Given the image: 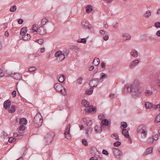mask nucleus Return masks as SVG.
<instances>
[{
	"mask_svg": "<svg viewBox=\"0 0 160 160\" xmlns=\"http://www.w3.org/2000/svg\"><path fill=\"white\" fill-rule=\"evenodd\" d=\"M121 126L124 128H126L128 126L127 124L125 122H122L121 123Z\"/></svg>",
	"mask_w": 160,
	"mask_h": 160,
	"instance_id": "nucleus-47",
	"label": "nucleus"
},
{
	"mask_svg": "<svg viewBox=\"0 0 160 160\" xmlns=\"http://www.w3.org/2000/svg\"><path fill=\"white\" fill-rule=\"evenodd\" d=\"M106 66V63L104 62H102L101 63V66L102 68H105Z\"/></svg>",
	"mask_w": 160,
	"mask_h": 160,
	"instance_id": "nucleus-59",
	"label": "nucleus"
},
{
	"mask_svg": "<svg viewBox=\"0 0 160 160\" xmlns=\"http://www.w3.org/2000/svg\"><path fill=\"white\" fill-rule=\"evenodd\" d=\"M82 142L83 144L85 146H87L88 145V143L87 141L85 139H83L82 140Z\"/></svg>",
	"mask_w": 160,
	"mask_h": 160,
	"instance_id": "nucleus-50",
	"label": "nucleus"
},
{
	"mask_svg": "<svg viewBox=\"0 0 160 160\" xmlns=\"http://www.w3.org/2000/svg\"><path fill=\"white\" fill-rule=\"evenodd\" d=\"M158 134H153L152 138L154 140H156L158 139Z\"/></svg>",
	"mask_w": 160,
	"mask_h": 160,
	"instance_id": "nucleus-45",
	"label": "nucleus"
},
{
	"mask_svg": "<svg viewBox=\"0 0 160 160\" xmlns=\"http://www.w3.org/2000/svg\"><path fill=\"white\" fill-rule=\"evenodd\" d=\"M102 153L103 154L106 155H108V151L105 149H104L102 150Z\"/></svg>",
	"mask_w": 160,
	"mask_h": 160,
	"instance_id": "nucleus-54",
	"label": "nucleus"
},
{
	"mask_svg": "<svg viewBox=\"0 0 160 160\" xmlns=\"http://www.w3.org/2000/svg\"><path fill=\"white\" fill-rule=\"evenodd\" d=\"M62 53V54L66 58L68 56V54L69 53V51L68 50L65 49L63 50Z\"/></svg>",
	"mask_w": 160,
	"mask_h": 160,
	"instance_id": "nucleus-29",
	"label": "nucleus"
},
{
	"mask_svg": "<svg viewBox=\"0 0 160 160\" xmlns=\"http://www.w3.org/2000/svg\"><path fill=\"white\" fill-rule=\"evenodd\" d=\"M23 21L22 19H19L18 20V23L19 24H22V23Z\"/></svg>",
	"mask_w": 160,
	"mask_h": 160,
	"instance_id": "nucleus-57",
	"label": "nucleus"
},
{
	"mask_svg": "<svg viewBox=\"0 0 160 160\" xmlns=\"http://www.w3.org/2000/svg\"><path fill=\"white\" fill-rule=\"evenodd\" d=\"M102 122L103 125L108 126L109 124L108 121L107 119H103L102 120Z\"/></svg>",
	"mask_w": 160,
	"mask_h": 160,
	"instance_id": "nucleus-38",
	"label": "nucleus"
},
{
	"mask_svg": "<svg viewBox=\"0 0 160 160\" xmlns=\"http://www.w3.org/2000/svg\"><path fill=\"white\" fill-rule=\"evenodd\" d=\"M36 69H37V68H36V67H30V68H29L28 70L30 72H33V71H35V70H36Z\"/></svg>",
	"mask_w": 160,
	"mask_h": 160,
	"instance_id": "nucleus-49",
	"label": "nucleus"
},
{
	"mask_svg": "<svg viewBox=\"0 0 160 160\" xmlns=\"http://www.w3.org/2000/svg\"><path fill=\"white\" fill-rule=\"evenodd\" d=\"M82 27L84 29H91L89 26V23L88 21L86 20H83L82 22Z\"/></svg>",
	"mask_w": 160,
	"mask_h": 160,
	"instance_id": "nucleus-11",
	"label": "nucleus"
},
{
	"mask_svg": "<svg viewBox=\"0 0 160 160\" xmlns=\"http://www.w3.org/2000/svg\"><path fill=\"white\" fill-rule=\"evenodd\" d=\"M11 104V101L9 100H7L5 101L3 103L4 108L7 109L8 107H9Z\"/></svg>",
	"mask_w": 160,
	"mask_h": 160,
	"instance_id": "nucleus-16",
	"label": "nucleus"
},
{
	"mask_svg": "<svg viewBox=\"0 0 160 160\" xmlns=\"http://www.w3.org/2000/svg\"><path fill=\"white\" fill-rule=\"evenodd\" d=\"M92 10V6L91 5H88L86 7V12L87 13H89Z\"/></svg>",
	"mask_w": 160,
	"mask_h": 160,
	"instance_id": "nucleus-24",
	"label": "nucleus"
},
{
	"mask_svg": "<svg viewBox=\"0 0 160 160\" xmlns=\"http://www.w3.org/2000/svg\"><path fill=\"white\" fill-rule=\"evenodd\" d=\"M12 95L13 97H15L16 96V91L15 90L13 91L12 92Z\"/></svg>",
	"mask_w": 160,
	"mask_h": 160,
	"instance_id": "nucleus-56",
	"label": "nucleus"
},
{
	"mask_svg": "<svg viewBox=\"0 0 160 160\" xmlns=\"http://www.w3.org/2000/svg\"><path fill=\"white\" fill-rule=\"evenodd\" d=\"M58 78V81L61 83H63L66 79V77L64 75L59 74L57 76Z\"/></svg>",
	"mask_w": 160,
	"mask_h": 160,
	"instance_id": "nucleus-15",
	"label": "nucleus"
},
{
	"mask_svg": "<svg viewBox=\"0 0 160 160\" xmlns=\"http://www.w3.org/2000/svg\"><path fill=\"white\" fill-rule=\"evenodd\" d=\"M16 139L13 137H11L9 138L8 141L10 142H14L16 141Z\"/></svg>",
	"mask_w": 160,
	"mask_h": 160,
	"instance_id": "nucleus-42",
	"label": "nucleus"
},
{
	"mask_svg": "<svg viewBox=\"0 0 160 160\" xmlns=\"http://www.w3.org/2000/svg\"><path fill=\"white\" fill-rule=\"evenodd\" d=\"M11 77L17 80H20L22 78L21 74L19 73H15L12 74H11Z\"/></svg>",
	"mask_w": 160,
	"mask_h": 160,
	"instance_id": "nucleus-14",
	"label": "nucleus"
},
{
	"mask_svg": "<svg viewBox=\"0 0 160 160\" xmlns=\"http://www.w3.org/2000/svg\"><path fill=\"white\" fill-rule=\"evenodd\" d=\"M93 88L91 87L90 88L87 90L85 91V93L88 95H91L93 93Z\"/></svg>",
	"mask_w": 160,
	"mask_h": 160,
	"instance_id": "nucleus-28",
	"label": "nucleus"
},
{
	"mask_svg": "<svg viewBox=\"0 0 160 160\" xmlns=\"http://www.w3.org/2000/svg\"><path fill=\"white\" fill-rule=\"evenodd\" d=\"M85 131V134L87 136L89 137L92 132V128L91 127L88 128L86 129Z\"/></svg>",
	"mask_w": 160,
	"mask_h": 160,
	"instance_id": "nucleus-18",
	"label": "nucleus"
},
{
	"mask_svg": "<svg viewBox=\"0 0 160 160\" xmlns=\"http://www.w3.org/2000/svg\"><path fill=\"white\" fill-rule=\"evenodd\" d=\"M153 105L152 103L148 102H147L145 103V107L146 108L150 109L153 107Z\"/></svg>",
	"mask_w": 160,
	"mask_h": 160,
	"instance_id": "nucleus-27",
	"label": "nucleus"
},
{
	"mask_svg": "<svg viewBox=\"0 0 160 160\" xmlns=\"http://www.w3.org/2000/svg\"><path fill=\"white\" fill-rule=\"evenodd\" d=\"M154 140L152 138H149L147 140V142L148 143L151 144L153 143Z\"/></svg>",
	"mask_w": 160,
	"mask_h": 160,
	"instance_id": "nucleus-43",
	"label": "nucleus"
},
{
	"mask_svg": "<svg viewBox=\"0 0 160 160\" xmlns=\"http://www.w3.org/2000/svg\"><path fill=\"white\" fill-rule=\"evenodd\" d=\"M113 154L117 158H120L122 157V152L120 149L114 148L113 149Z\"/></svg>",
	"mask_w": 160,
	"mask_h": 160,
	"instance_id": "nucleus-8",
	"label": "nucleus"
},
{
	"mask_svg": "<svg viewBox=\"0 0 160 160\" xmlns=\"http://www.w3.org/2000/svg\"><path fill=\"white\" fill-rule=\"evenodd\" d=\"M107 77V75L104 73H102L101 74V78L103 79Z\"/></svg>",
	"mask_w": 160,
	"mask_h": 160,
	"instance_id": "nucleus-53",
	"label": "nucleus"
},
{
	"mask_svg": "<svg viewBox=\"0 0 160 160\" xmlns=\"http://www.w3.org/2000/svg\"><path fill=\"white\" fill-rule=\"evenodd\" d=\"M144 93L145 96L147 97L152 95L153 92L152 91L150 90H147L145 91Z\"/></svg>",
	"mask_w": 160,
	"mask_h": 160,
	"instance_id": "nucleus-26",
	"label": "nucleus"
},
{
	"mask_svg": "<svg viewBox=\"0 0 160 160\" xmlns=\"http://www.w3.org/2000/svg\"><path fill=\"white\" fill-rule=\"evenodd\" d=\"M153 148L150 147L147 149L143 153L144 156H146L152 153V152Z\"/></svg>",
	"mask_w": 160,
	"mask_h": 160,
	"instance_id": "nucleus-17",
	"label": "nucleus"
},
{
	"mask_svg": "<svg viewBox=\"0 0 160 160\" xmlns=\"http://www.w3.org/2000/svg\"><path fill=\"white\" fill-rule=\"evenodd\" d=\"M27 31V29L26 27H23L21 28L20 32L21 36L26 34V32Z\"/></svg>",
	"mask_w": 160,
	"mask_h": 160,
	"instance_id": "nucleus-20",
	"label": "nucleus"
},
{
	"mask_svg": "<svg viewBox=\"0 0 160 160\" xmlns=\"http://www.w3.org/2000/svg\"><path fill=\"white\" fill-rule=\"evenodd\" d=\"M128 92H130L135 98L139 97L141 95L142 90L141 89L140 82L138 80H135L133 83L127 87Z\"/></svg>",
	"mask_w": 160,
	"mask_h": 160,
	"instance_id": "nucleus-1",
	"label": "nucleus"
},
{
	"mask_svg": "<svg viewBox=\"0 0 160 160\" xmlns=\"http://www.w3.org/2000/svg\"><path fill=\"white\" fill-rule=\"evenodd\" d=\"M118 26V23L116 22L115 24H114L113 25V28H117Z\"/></svg>",
	"mask_w": 160,
	"mask_h": 160,
	"instance_id": "nucleus-61",
	"label": "nucleus"
},
{
	"mask_svg": "<svg viewBox=\"0 0 160 160\" xmlns=\"http://www.w3.org/2000/svg\"><path fill=\"white\" fill-rule=\"evenodd\" d=\"M54 87L57 92L64 95L67 94V92L66 89L61 84L58 83H56L54 84Z\"/></svg>",
	"mask_w": 160,
	"mask_h": 160,
	"instance_id": "nucleus-5",
	"label": "nucleus"
},
{
	"mask_svg": "<svg viewBox=\"0 0 160 160\" xmlns=\"http://www.w3.org/2000/svg\"><path fill=\"white\" fill-rule=\"evenodd\" d=\"M156 83L157 86L159 87H160V80H158L156 81Z\"/></svg>",
	"mask_w": 160,
	"mask_h": 160,
	"instance_id": "nucleus-62",
	"label": "nucleus"
},
{
	"mask_svg": "<svg viewBox=\"0 0 160 160\" xmlns=\"http://www.w3.org/2000/svg\"><path fill=\"white\" fill-rule=\"evenodd\" d=\"M21 38H20L22 39L23 40H28L30 38V35L29 34H27L21 36Z\"/></svg>",
	"mask_w": 160,
	"mask_h": 160,
	"instance_id": "nucleus-19",
	"label": "nucleus"
},
{
	"mask_svg": "<svg viewBox=\"0 0 160 160\" xmlns=\"http://www.w3.org/2000/svg\"><path fill=\"white\" fill-rule=\"evenodd\" d=\"M88 37H87L86 38H81L80 40H78L77 41L78 42L82 43L83 44H85L87 42V40Z\"/></svg>",
	"mask_w": 160,
	"mask_h": 160,
	"instance_id": "nucleus-30",
	"label": "nucleus"
},
{
	"mask_svg": "<svg viewBox=\"0 0 160 160\" xmlns=\"http://www.w3.org/2000/svg\"><path fill=\"white\" fill-rule=\"evenodd\" d=\"M98 158L96 157H92L90 158L89 160H98Z\"/></svg>",
	"mask_w": 160,
	"mask_h": 160,
	"instance_id": "nucleus-63",
	"label": "nucleus"
},
{
	"mask_svg": "<svg viewBox=\"0 0 160 160\" xmlns=\"http://www.w3.org/2000/svg\"><path fill=\"white\" fill-rule=\"evenodd\" d=\"M144 16L146 18L149 17L151 15V12L149 11H146L144 14Z\"/></svg>",
	"mask_w": 160,
	"mask_h": 160,
	"instance_id": "nucleus-36",
	"label": "nucleus"
},
{
	"mask_svg": "<svg viewBox=\"0 0 160 160\" xmlns=\"http://www.w3.org/2000/svg\"><path fill=\"white\" fill-rule=\"evenodd\" d=\"M55 136V134L53 132H50L48 133L45 138V140L47 144H49L52 141Z\"/></svg>",
	"mask_w": 160,
	"mask_h": 160,
	"instance_id": "nucleus-6",
	"label": "nucleus"
},
{
	"mask_svg": "<svg viewBox=\"0 0 160 160\" xmlns=\"http://www.w3.org/2000/svg\"><path fill=\"white\" fill-rule=\"evenodd\" d=\"M17 8L16 6H13L11 7L9 10L11 12H14L17 10Z\"/></svg>",
	"mask_w": 160,
	"mask_h": 160,
	"instance_id": "nucleus-41",
	"label": "nucleus"
},
{
	"mask_svg": "<svg viewBox=\"0 0 160 160\" xmlns=\"http://www.w3.org/2000/svg\"><path fill=\"white\" fill-rule=\"evenodd\" d=\"M37 32L39 34L42 35H45L47 33L46 29L43 26L40 27L38 29Z\"/></svg>",
	"mask_w": 160,
	"mask_h": 160,
	"instance_id": "nucleus-12",
	"label": "nucleus"
},
{
	"mask_svg": "<svg viewBox=\"0 0 160 160\" xmlns=\"http://www.w3.org/2000/svg\"><path fill=\"white\" fill-rule=\"evenodd\" d=\"M137 132L139 134L141 135L142 138H146L148 132V127L145 125H140L137 129Z\"/></svg>",
	"mask_w": 160,
	"mask_h": 160,
	"instance_id": "nucleus-2",
	"label": "nucleus"
},
{
	"mask_svg": "<svg viewBox=\"0 0 160 160\" xmlns=\"http://www.w3.org/2000/svg\"><path fill=\"white\" fill-rule=\"evenodd\" d=\"M35 42L38 43L40 44H42L44 42V40L42 39H40L36 40Z\"/></svg>",
	"mask_w": 160,
	"mask_h": 160,
	"instance_id": "nucleus-44",
	"label": "nucleus"
},
{
	"mask_svg": "<svg viewBox=\"0 0 160 160\" xmlns=\"http://www.w3.org/2000/svg\"><path fill=\"white\" fill-rule=\"evenodd\" d=\"M61 56V57H58V58H59V60L60 61H62L65 58V56Z\"/></svg>",
	"mask_w": 160,
	"mask_h": 160,
	"instance_id": "nucleus-60",
	"label": "nucleus"
},
{
	"mask_svg": "<svg viewBox=\"0 0 160 160\" xmlns=\"http://www.w3.org/2000/svg\"><path fill=\"white\" fill-rule=\"evenodd\" d=\"M69 48L73 50L74 51H76L79 49V48L76 46L71 45L69 46Z\"/></svg>",
	"mask_w": 160,
	"mask_h": 160,
	"instance_id": "nucleus-34",
	"label": "nucleus"
},
{
	"mask_svg": "<svg viewBox=\"0 0 160 160\" xmlns=\"http://www.w3.org/2000/svg\"><path fill=\"white\" fill-rule=\"evenodd\" d=\"M71 125L68 124V125L67 128L64 132V134L65 138L68 140H70L71 138V137L70 133V128Z\"/></svg>",
	"mask_w": 160,
	"mask_h": 160,
	"instance_id": "nucleus-9",
	"label": "nucleus"
},
{
	"mask_svg": "<svg viewBox=\"0 0 160 160\" xmlns=\"http://www.w3.org/2000/svg\"><path fill=\"white\" fill-rule=\"evenodd\" d=\"M83 78L82 77L79 78L77 80V83L79 85L82 84V82Z\"/></svg>",
	"mask_w": 160,
	"mask_h": 160,
	"instance_id": "nucleus-39",
	"label": "nucleus"
},
{
	"mask_svg": "<svg viewBox=\"0 0 160 160\" xmlns=\"http://www.w3.org/2000/svg\"><path fill=\"white\" fill-rule=\"evenodd\" d=\"M43 119L40 113H38L34 117V122L36 127L38 128L42 125Z\"/></svg>",
	"mask_w": 160,
	"mask_h": 160,
	"instance_id": "nucleus-4",
	"label": "nucleus"
},
{
	"mask_svg": "<svg viewBox=\"0 0 160 160\" xmlns=\"http://www.w3.org/2000/svg\"><path fill=\"white\" fill-rule=\"evenodd\" d=\"M37 25L36 24H34L32 26V32L33 33H34L35 32L36 33L35 34H36L37 33Z\"/></svg>",
	"mask_w": 160,
	"mask_h": 160,
	"instance_id": "nucleus-35",
	"label": "nucleus"
},
{
	"mask_svg": "<svg viewBox=\"0 0 160 160\" xmlns=\"http://www.w3.org/2000/svg\"><path fill=\"white\" fill-rule=\"evenodd\" d=\"M122 36L123 37H126L127 38L126 39V40L129 39L131 38V36H129L128 34L123 33L122 34Z\"/></svg>",
	"mask_w": 160,
	"mask_h": 160,
	"instance_id": "nucleus-46",
	"label": "nucleus"
},
{
	"mask_svg": "<svg viewBox=\"0 0 160 160\" xmlns=\"http://www.w3.org/2000/svg\"><path fill=\"white\" fill-rule=\"evenodd\" d=\"M131 54L132 56L136 58L138 56V53L137 51L135 49H132L131 52Z\"/></svg>",
	"mask_w": 160,
	"mask_h": 160,
	"instance_id": "nucleus-22",
	"label": "nucleus"
},
{
	"mask_svg": "<svg viewBox=\"0 0 160 160\" xmlns=\"http://www.w3.org/2000/svg\"><path fill=\"white\" fill-rule=\"evenodd\" d=\"M160 122V114L158 115L155 119L154 122L155 123H157Z\"/></svg>",
	"mask_w": 160,
	"mask_h": 160,
	"instance_id": "nucleus-40",
	"label": "nucleus"
},
{
	"mask_svg": "<svg viewBox=\"0 0 160 160\" xmlns=\"http://www.w3.org/2000/svg\"><path fill=\"white\" fill-rule=\"evenodd\" d=\"M122 133L126 138H128L129 137V135L128 134V131L125 129L122 130Z\"/></svg>",
	"mask_w": 160,
	"mask_h": 160,
	"instance_id": "nucleus-23",
	"label": "nucleus"
},
{
	"mask_svg": "<svg viewBox=\"0 0 160 160\" xmlns=\"http://www.w3.org/2000/svg\"><path fill=\"white\" fill-rule=\"evenodd\" d=\"M156 34L158 37H160V30H158L156 32Z\"/></svg>",
	"mask_w": 160,
	"mask_h": 160,
	"instance_id": "nucleus-64",
	"label": "nucleus"
},
{
	"mask_svg": "<svg viewBox=\"0 0 160 160\" xmlns=\"http://www.w3.org/2000/svg\"><path fill=\"white\" fill-rule=\"evenodd\" d=\"M100 63V61L98 58L95 57L93 61V64L94 65L97 66Z\"/></svg>",
	"mask_w": 160,
	"mask_h": 160,
	"instance_id": "nucleus-25",
	"label": "nucleus"
},
{
	"mask_svg": "<svg viewBox=\"0 0 160 160\" xmlns=\"http://www.w3.org/2000/svg\"><path fill=\"white\" fill-rule=\"evenodd\" d=\"M93 123L92 121V120H89L86 124L87 126L89 127Z\"/></svg>",
	"mask_w": 160,
	"mask_h": 160,
	"instance_id": "nucleus-51",
	"label": "nucleus"
},
{
	"mask_svg": "<svg viewBox=\"0 0 160 160\" xmlns=\"http://www.w3.org/2000/svg\"><path fill=\"white\" fill-rule=\"evenodd\" d=\"M155 26L157 28H160V22H156L154 24Z\"/></svg>",
	"mask_w": 160,
	"mask_h": 160,
	"instance_id": "nucleus-52",
	"label": "nucleus"
},
{
	"mask_svg": "<svg viewBox=\"0 0 160 160\" xmlns=\"http://www.w3.org/2000/svg\"><path fill=\"white\" fill-rule=\"evenodd\" d=\"M111 137L112 138L116 140H118L119 139L118 135L116 133H113L111 135Z\"/></svg>",
	"mask_w": 160,
	"mask_h": 160,
	"instance_id": "nucleus-32",
	"label": "nucleus"
},
{
	"mask_svg": "<svg viewBox=\"0 0 160 160\" xmlns=\"http://www.w3.org/2000/svg\"><path fill=\"white\" fill-rule=\"evenodd\" d=\"M48 21V20L46 18H42L41 21V24L42 26L44 25Z\"/></svg>",
	"mask_w": 160,
	"mask_h": 160,
	"instance_id": "nucleus-33",
	"label": "nucleus"
},
{
	"mask_svg": "<svg viewBox=\"0 0 160 160\" xmlns=\"http://www.w3.org/2000/svg\"><path fill=\"white\" fill-rule=\"evenodd\" d=\"M109 36L108 35H105L103 36V39L104 40L107 41L108 40Z\"/></svg>",
	"mask_w": 160,
	"mask_h": 160,
	"instance_id": "nucleus-55",
	"label": "nucleus"
},
{
	"mask_svg": "<svg viewBox=\"0 0 160 160\" xmlns=\"http://www.w3.org/2000/svg\"><path fill=\"white\" fill-rule=\"evenodd\" d=\"M94 129L95 131L97 133H100L102 131V127L100 126L96 125Z\"/></svg>",
	"mask_w": 160,
	"mask_h": 160,
	"instance_id": "nucleus-21",
	"label": "nucleus"
},
{
	"mask_svg": "<svg viewBox=\"0 0 160 160\" xmlns=\"http://www.w3.org/2000/svg\"><path fill=\"white\" fill-rule=\"evenodd\" d=\"M82 104L83 106L86 108L89 107V108L87 109H85L84 111H83V113L86 114V113L89 112L94 113L96 111V108L95 107H93L92 106H89V102L87 101L86 100L84 99L82 101Z\"/></svg>",
	"mask_w": 160,
	"mask_h": 160,
	"instance_id": "nucleus-3",
	"label": "nucleus"
},
{
	"mask_svg": "<svg viewBox=\"0 0 160 160\" xmlns=\"http://www.w3.org/2000/svg\"><path fill=\"white\" fill-rule=\"evenodd\" d=\"M16 110V107L14 105H12L11 108L9 110V112L11 113H13Z\"/></svg>",
	"mask_w": 160,
	"mask_h": 160,
	"instance_id": "nucleus-31",
	"label": "nucleus"
},
{
	"mask_svg": "<svg viewBox=\"0 0 160 160\" xmlns=\"http://www.w3.org/2000/svg\"><path fill=\"white\" fill-rule=\"evenodd\" d=\"M140 62L138 59H135L132 62L129 64V67L130 68H132L135 66L137 65Z\"/></svg>",
	"mask_w": 160,
	"mask_h": 160,
	"instance_id": "nucleus-13",
	"label": "nucleus"
},
{
	"mask_svg": "<svg viewBox=\"0 0 160 160\" xmlns=\"http://www.w3.org/2000/svg\"><path fill=\"white\" fill-rule=\"evenodd\" d=\"M121 144V143L119 141H117L113 143V145L115 147H118L120 146Z\"/></svg>",
	"mask_w": 160,
	"mask_h": 160,
	"instance_id": "nucleus-48",
	"label": "nucleus"
},
{
	"mask_svg": "<svg viewBox=\"0 0 160 160\" xmlns=\"http://www.w3.org/2000/svg\"><path fill=\"white\" fill-rule=\"evenodd\" d=\"M98 83V81L97 79L92 78L90 81L89 85L91 88L96 87Z\"/></svg>",
	"mask_w": 160,
	"mask_h": 160,
	"instance_id": "nucleus-10",
	"label": "nucleus"
},
{
	"mask_svg": "<svg viewBox=\"0 0 160 160\" xmlns=\"http://www.w3.org/2000/svg\"><path fill=\"white\" fill-rule=\"evenodd\" d=\"M27 122V120L24 118H21L19 120V123L20 125L19 127V130L20 131H23L25 129V125Z\"/></svg>",
	"mask_w": 160,
	"mask_h": 160,
	"instance_id": "nucleus-7",
	"label": "nucleus"
},
{
	"mask_svg": "<svg viewBox=\"0 0 160 160\" xmlns=\"http://www.w3.org/2000/svg\"><path fill=\"white\" fill-rule=\"evenodd\" d=\"M4 75V74L2 70L0 69V77H2Z\"/></svg>",
	"mask_w": 160,
	"mask_h": 160,
	"instance_id": "nucleus-58",
	"label": "nucleus"
},
{
	"mask_svg": "<svg viewBox=\"0 0 160 160\" xmlns=\"http://www.w3.org/2000/svg\"><path fill=\"white\" fill-rule=\"evenodd\" d=\"M62 52L61 51H58L55 54V56L56 57L58 58L59 57L63 56L62 54Z\"/></svg>",
	"mask_w": 160,
	"mask_h": 160,
	"instance_id": "nucleus-37",
	"label": "nucleus"
}]
</instances>
